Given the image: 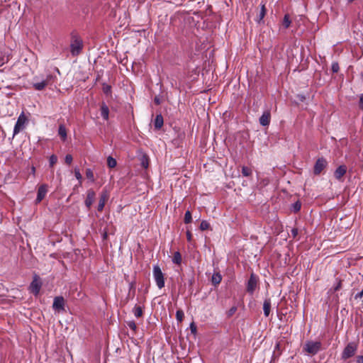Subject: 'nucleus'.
Masks as SVG:
<instances>
[{
  "mask_svg": "<svg viewBox=\"0 0 363 363\" xmlns=\"http://www.w3.org/2000/svg\"><path fill=\"white\" fill-rule=\"evenodd\" d=\"M28 120L26 116L23 112H22L16 123V125L13 128V136L19 133L21 130H23L26 128V125L28 123Z\"/></svg>",
  "mask_w": 363,
  "mask_h": 363,
  "instance_id": "nucleus-1",
  "label": "nucleus"
},
{
  "mask_svg": "<svg viewBox=\"0 0 363 363\" xmlns=\"http://www.w3.org/2000/svg\"><path fill=\"white\" fill-rule=\"evenodd\" d=\"M153 277L159 289L164 286V274L160 267L157 265L153 267Z\"/></svg>",
  "mask_w": 363,
  "mask_h": 363,
  "instance_id": "nucleus-2",
  "label": "nucleus"
},
{
  "mask_svg": "<svg viewBox=\"0 0 363 363\" xmlns=\"http://www.w3.org/2000/svg\"><path fill=\"white\" fill-rule=\"evenodd\" d=\"M357 350V343L352 342L347 345L342 353V359H347L354 356Z\"/></svg>",
  "mask_w": 363,
  "mask_h": 363,
  "instance_id": "nucleus-3",
  "label": "nucleus"
},
{
  "mask_svg": "<svg viewBox=\"0 0 363 363\" xmlns=\"http://www.w3.org/2000/svg\"><path fill=\"white\" fill-rule=\"evenodd\" d=\"M320 342L308 341L305 344L304 350L309 354H315L320 349Z\"/></svg>",
  "mask_w": 363,
  "mask_h": 363,
  "instance_id": "nucleus-4",
  "label": "nucleus"
},
{
  "mask_svg": "<svg viewBox=\"0 0 363 363\" xmlns=\"http://www.w3.org/2000/svg\"><path fill=\"white\" fill-rule=\"evenodd\" d=\"M258 277L254 274L252 273L250 279L247 283V288L246 290L250 294H253L254 291H255L257 284H258Z\"/></svg>",
  "mask_w": 363,
  "mask_h": 363,
  "instance_id": "nucleus-5",
  "label": "nucleus"
},
{
  "mask_svg": "<svg viewBox=\"0 0 363 363\" xmlns=\"http://www.w3.org/2000/svg\"><path fill=\"white\" fill-rule=\"evenodd\" d=\"M327 165V162L323 157L317 160L314 166V174L318 175Z\"/></svg>",
  "mask_w": 363,
  "mask_h": 363,
  "instance_id": "nucleus-6",
  "label": "nucleus"
},
{
  "mask_svg": "<svg viewBox=\"0 0 363 363\" xmlns=\"http://www.w3.org/2000/svg\"><path fill=\"white\" fill-rule=\"evenodd\" d=\"M71 52L73 55H78L82 49V43L79 39H75L71 44Z\"/></svg>",
  "mask_w": 363,
  "mask_h": 363,
  "instance_id": "nucleus-7",
  "label": "nucleus"
},
{
  "mask_svg": "<svg viewBox=\"0 0 363 363\" xmlns=\"http://www.w3.org/2000/svg\"><path fill=\"white\" fill-rule=\"evenodd\" d=\"M41 288V283L38 278L35 277L33 281L30 284V291L34 294L35 295L38 294L40 289Z\"/></svg>",
  "mask_w": 363,
  "mask_h": 363,
  "instance_id": "nucleus-8",
  "label": "nucleus"
},
{
  "mask_svg": "<svg viewBox=\"0 0 363 363\" xmlns=\"http://www.w3.org/2000/svg\"><path fill=\"white\" fill-rule=\"evenodd\" d=\"M65 306V301L62 296H57L55 298L52 308L58 311H63Z\"/></svg>",
  "mask_w": 363,
  "mask_h": 363,
  "instance_id": "nucleus-9",
  "label": "nucleus"
},
{
  "mask_svg": "<svg viewBox=\"0 0 363 363\" xmlns=\"http://www.w3.org/2000/svg\"><path fill=\"white\" fill-rule=\"evenodd\" d=\"M95 192L92 189H89L86 193V199L85 200V205L89 209L95 199Z\"/></svg>",
  "mask_w": 363,
  "mask_h": 363,
  "instance_id": "nucleus-10",
  "label": "nucleus"
},
{
  "mask_svg": "<svg viewBox=\"0 0 363 363\" xmlns=\"http://www.w3.org/2000/svg\"><path fill=\"white\" fill-rule=\"evenodd\" d=\"M109 195L106 191H104L101 196L98 204V211H101L105 206L106 202L108 201Z\"/></svg>",
  "mask_w": 363,
  "mask_h": 363,
  "instance_id": "nucleus-11",
  "label": "nucleus"
},
{
  "mask_svg": "<svg viewBox=\"0 0 363 363\" xmlns=\"http://www.w3.org/2000/svg\"><path fill=\"white\" fill-rule=\"evenodd\" d=\"M271 119V113L269 111H266L259 118V123L263 126H267L269 124Z\"/></svg>",
  "mask_w": 363,
  "mask_h": 363,
  "instance_id": "nucleus-12",
  "label": "nucleus"
},
{
  "mask_svg": "<svg viewBox=\"0 0 363 363\" xmlns=\"http://www.w3.org/2000/svg\"><path fill=\"white\" fill-rule=\"evenodd\" d=\"M48 192L47 186L46 185H41L38 190V195L36 198V203H40L45 196L46 194Z\"/></svg>",
  "mask_w": 363,
  "mask_h": 363,
  "instance_id": "nucleus-13",
  "label": "nucleus"
},
{
  "mask_svg": "<svg viewBox=\"0 0 363 363\" xmlns=\"http://www.w3.org/2000/svg\"><path fill=\"white\" fill-rule=\"evenodd\" d=\"M52 76L48 75L45 80H43L40 82H37L33 84V87L35 90L41 91L45 89V87L48 85V82L51 79Z\"/></svg>",
  "mask_w": 363,
  "mask_h": 363,
  "instance_id": "nucleus-14",
  "label": "nucleus"
},
{
  "mask_svg": "<svg viewBox=\"0 0 363 363\" xmlns=\"http://www.w3.org/2000/svg\"><path fill=\"white\" fill-rule=\"evenodd\" d=\"M347 167L345 165H340L335 172V177L337 179H340L346 173Z\"/></svg>",
  "mask_w": 363,
  "mask_h": 363,
  "instance_id": "nucleus-15",
  "label": "nucleus"
},
{
  "mask_svg": "<svg viewBox=\"0 0 363 363\" xmlns=\"http://www.w3.org/2000/svg\"><path fill=\"white\" fill-rule=\"evenodd\" d=\"M270 310H271V300L269 298H266L263 303L264 314L266 317H268L269 315Z\"/></svg>",
  "mask_w": 363,
  "mask_h": 363,
  "instance_id": "nucleus-16",
  "label": "nucleus"
},
{
  "mask_svg": "<svg viewBox=\"0 0 363 363\" xmlns=\"http://www.w3.org/2000/svg\"><path fill=\"white\" fill-rule=\"evenodd\" d=\"M164 121L162 115H157L154 121V126L155 129H160L163 125Z\"/></svg>",
  "mask_w": 363,
  "mask_h": 363,
  "instance_id": "nucleus-17",
  "label": "nucleus"
},
{
  "mask_svg": "<svg viewBox=\"0 0 363 363\" xmlns=\"http://www.w3.org/2000/svg\"><path fill=\"white\" fill-rule=\"evenodd\" d=\"M109 109L105 104H102L101 106V115L105 120L108 119Z\"/></svg>",
  "mask_w": 363,
  "mask_h": 363,
  "instance_id": "nucleus-18",
  "label": "nucleus"
},
{
  "mask_svg": "<svg viewBox=\"0 0 363 363\" xmlns=\"http://www.w3.org/2000/svg\"><path fill=\"white\" fill-rule=\"evenodd\" d=\"M58 134L62 139V140H65L67 138V130L64 125H60L58 129Z\"/></svg>",
  "mask_w": 363,
  "mask_h": 363,
  "instance_id": "nucleus-19",
  "label": "nucleus"
},
{
  "mask_svg": "<svg viewBox=\"0 0 363 363\" xmlns=\"http://www.w3.org/2000/svg\"><path fill=\"white\" fill-rule=\"evenodd\" d=\"M222 280V277L220 273H214L211 277L212 284L214 285H217L220 283Z\"/></svg>",
  "mask_w": 363,
  "mask_h": 363,
  "instance_id": "nucleus-20",
  "label": "nucleus"
},
{
  "mask_svg": "<svg viewBox=\"0 0 363 363\" xmlns=\"http://www.w3.org/2000/svg\"><path fill=\"white\" fill-rule=\"evenodd\" d=\"M133 313L136 318H140L143 315V309L140 306H135L133 308Z\"/></svg>",
  "mask_w": 363,
  "mask_h": 363,
  "instance_id": "nucleus-21",
  "label": "nucleus"
},
{
  "mask_svg": "<svg viewBox=\"0 0 363 363\" xmlns=\"http://www.w3.org/2000/svg\"><path fill=\"white\" fill-rule=\"evenodd\" d=\"M172 262L175 264H179L182 262V256L179 251L174 252V255L172 258Z\"/></svg>",
  "mask_w": 363,
  "mask_h": 363,
  "instance_id": "nucleus-22",
  "label": "nucleus"
},
{
  "mask_svg": "<svg viewBox=\"0 0 363 363\" xmlns=\"http://www.w3.org/2000/svg\"><path fill=\"white\" fill-rule=\"evenodd\" d=\"M117 164V162H116V160L113 158L112 157L109 156L107 158V165L108 166V167L110 168H113L116 166Z\"/></svg>",
  "mask_w": 363,
  "mask_h": 363,
  "instance_id": "nucleus-23",
  "label": "nucleus"
},
{
  "mask_svg": "<svg viewBox=\"0 0 363 363\" xmlns=\"http://www.w3.org/2000/svg\"><path fill=\"white\" fill-rule=\"evenodd\" d=\"M291 25V20L289 18V16L288 14H286L284 17V20H283V26L286 28H288Z\"/></svg>",
  "mask_w": 363,
  "mask_h": 363,
  "instance_id": "nucleus-24",
  "label": "nucleus"
},
{
  "mask_svg": "<svg viewBox=\"0 0 363 363\" xmlns=\"http://www.w3.org/2000/svg\"><path fill=\"white\" fill-rule=\"evenodd\" d=\"M242 174L245 177H249L252 174V170L250 168L244 166L242 168Z\"/></svg>",
  "mask_w": 363,
  "mask_h": 363,
  "instance_id": "nucleus-25",
  "label": "nucleus"
},
{
  "mask_svg": "<svg viewBox=\"0 0 363 363\" xmlns=\"http://www.w3.org/2000/svg\"><path fill=\"white\" fill-rule=\"evenodd\" d=\"M86 176L88 179H89L91 182H94V176L92 170L91 169H87L86 170Z\"/></svg>",
  "mask_w": 363,
  "mask_h": 363,
  "instance_id": "nucleus-26",
  "label": "nucleus"
},
{
  "mask_svg": "<svg viewBox=\"0 0 363 363\" xmlns=\"http://www.w3.org/2000/svg\"><path fill=\"white\" fill-rule=\"evenodd\" d=\"M279 350H280V343L278 342L275 345L274 354H273L274 359L277 358V357H279L280 355L281 352H279Z\"/></svg>",
  "mask_w": 363,
  "mask_h": 363,
  "instance_id": "nucleus-27",
  "label": "nucleus"
},
{
  "mask_svg": "<svg viewBox=\"0 0 363 363\" xmlns=\"http://www.w3.org/2000/svg\"><path fill=\"white\" fill-rule=\"evenodd\" d=\"M74 175H75V177L77 178V179L79 181V184H81L82 181V174H80L79 169H77V168L74 169Z\"/></svg>",
  "mask_w": 363,
  "mask_h": 363,
  "instance_id": "nucleus-28",
  "label": "nucleus"
},
{
  "mask_svg": "<svg viewBox=\"0 0 363 363\" xmlns=\"http://www.w3.org/2000/svg\"><path fill=\"white\" fill-rule=\"evenodd\" d=\"M191 220H192V218H191V213L189 211H187L186 213H185V216H184V222L186 223H191Z\"/></svg>",
  "mask_w": 363,
  "mask_h": 363,
  "instance_id": "nucleus-29",
  "label": "nucleus"
},
{
  "mask_svg": "<svg viewBox=\"0 0 363 363\" xmlns=\"http://www.w3.org/2000/svg\"><path fill=\"white\" fill-rule=\"evenodd\" d=\"M103 91L106 94H110L111 92V86L106 84H103Z\"/></svg>",
  "mask_w": 363,
  "mask_h": 363,
  "instance_id": "nucleus-30",
  "label": "nucleus"
},
{
  "mask_svg": "<svg viewBox=\"0 0 363 363\" xmlns=\"http://www.w3.org/2000/svg\"><path fill=\"white\" fill-rule=\"evenodd\" d=\"M209 226H210V225H209V223L207 221L203 220L201 223L200 228L202 230H207L209 228Z\"/></svg>",
  "mask_w": 363,
  "mask_h": 363,
  "instance_id": "nucleus-31",
  "label": "nucleus"
},
{
  "mask_svg": "<svg viewBox=\"0 0 363 363\" xmlns=\"http://www.w3.org/2000/svg\"><path fill=\"white\" fill-rule=\"evenodd\" d=\"M49 162H50V165L51 167H52L55 164H56V162H57V156L52 155L50 157V160H49Z\"/></svg>",
  "mask_w": 363,
  "mask_h": 363,
  "instance_id": "nucleus-32",
  "label": "nucleus"
},
{
  "mask_svg": "<svg viewBox=\"0 0 363 363\" xmlns=\"http://www.w3.org/2000/svg\"><path fill=\"white\" fill-rule=\"evenodd\" d=\"M266 14V9H265V6L264 5H262V7H261V11H260V13H259V19L262 20L264 16Z\"/></svg>",
  "mask_w": 363,
  "mask_h": 363,
  "instance_id": "nucleus-33",
  "label": "nucleus"
},
{
  "mask_svg": "<svg viewBox=\"0 0 363 363\" xmlns=\"http://www.w3.org/2000/svg\"><path fill=\"white\" fill-rule=\"evenodd\" d=\"M301 207V203H300V202H298V201L296 202V203L293 205V208H294V211L295 212H298V211H300Z\"/></svg>",
  "mask_w": 363,
  "mask_h": 363,
  "instance_id": "nucleus-34",
  "label": "nucleus"
},
{
  "mask_svg": "<svg viewBox=\"0 0 363 363\" xmlns=\"http://www.w3.org/2000/svg\"><path fill=\"white\" fill-rule=\"evenodd\" d=\"M128 326L132 329L133 330H135L137 328L136 324L134 321H129L128 322Z\"/></svg>",
  "mask_w": 363,
  "mask_h": 363,
  "instance_id": "nucleus-35",
  "label": "nucleus"
},
{
  "mask_svg": "<svg viewBox=\"0 0 363 363\" xmlns=\"http://www.w3.org/2000/svg\"><path fill=\"white\" fill-rule=\"evenodd\" d=\"M72 160H73V158H72V156L71 155H67L65 156V162L67 164H70L72 163Z\"/></svg>",
  "mask_w": 363,
  "mask_h": 363,
  "instance_id": "nucleus-36",
  "label": "nucleus"
},
{
  "mask_svg": "<svg viewBox=\"0 0 363 363\" xmlns=\"http://www.w3.org/2000/svg\"><path fill=\"white\" fill-rule=\"evenodd\" d=\"M332 70L333 72H337L339 71V65L337 63H333L332 65Z\"/></svg>",
  "mask_w": 363,
  "mask_h": 363,
  "instance_id": "nucleus-37",
  "label": "nucleus"
},
{
  "mask_svg": "<svg viewBox=\"0 0 363 363\" xmlns=\"http://www.w3.org/2000/svg\"><path fill=\"white\" fill-rule=\"evenodd\" d=\"M342 287V281L340 280L337 281V285L333 288L334 291H337Z\"/></svg>",
  "mask_w": 363,
  "mask_h": 363,
  "instance_id": "nucleus-38",
  "label": "nucleus"
},
{
  "mask_svg": "<svg viewBox=\"0 0 363 363\" xmlns=\"http://www.w3.org/2000/svg\"><path fill=\"white\" fill-rule=\"evenodd\" d=\"M237 311V308H236V307H235V306L232 307V308L228 311V316H231V315H233L235 313V311Z\"/></svg>",
  "mask_w": 363,
  "mask_h": 363,
  "instance_id": "nucleus-39",
  "label": "nucleus"
},
{
  "mask_svg": "<svg viewBox=\"0 0 363 363\" xmlns=\"http://www.w3.org/2000/svg\"><path fill=\"white\" fill-rule=\"evenodd\" d=\"M191 331L193 334H196V326L194 323H191L190 325Z\"/></svg>",
  "mask_w": 363,
  "mask_h": 363,
  "instance_id": "nucleus-40",
  "label": "nucleus"
},
{
  "mask_svg": "<svg viewBox=\"0 0 363 363\" xmlns=\"http://www.w3.org/2000/svg\"><path fill=\"white\" fill-rule=\"evenodd\" d=\"M177 319L179 322H182V311H177Z\"/></svg>",
  "mask_w": 363,
  "mask_h": 363,
  "instance_id": "nucleus-41",
  "label": "nucleus"
},
{
  "mask_svg": "<svg viewBox=\"0 0 363 363\" xmlns=\"http://www.w3.org/2000/svg\"><path fill=\"white\" fill-rule=\"evenodd\" d=\"M298 229H297V228H293V229L291 230V233H292V235H293V237H294V238H296V235H298Z\"/></svg>",
  "mask_w": 363,
  "mask_h": 363,
  "instance_id": "nucleus-42",
  "label": "nucleus"
},
{
  "mask_svg": "<svg viewBox=\"0 0 363 363\" xmlns=\"http://www.w3.org/2000/svg\"><path fill=\"white\" fill-rule=\"evenodd\" d=\"M357 363H363V355H359L357 357Z\"/></svg>",
  "mask_w": 363,
  "mask_h": 363,
  "instance_id": "nucleus-43",
  "label": "nucleus"
},
{
  "mask_svg": "<svg viewBox=\"0 0 363 363\" xmlns=\"http://www.w3.org/2000/svg\"><path fill=\"white\" fill-rule=\"evenodd\" d=\"M359 106L362 108H363V94H361L359 97Z\"/></svg>",
  "mask_w": 363,
  "mask_h": 363,
  "instance_id": "nucleus-44",
  "label": "nucleus"
},
{
  "mask_svg": "<svg viewBox=\"0 0 363 363\" xmlns=\"http://www.w3.org/2000/svg\"><path fill=\"white\" fill-rule=\"evenodd\" d=\"M154 101L156 104H160V99L158 96H155V99H154Z\"/></svg>",
  "mask_w": 363,
  "mask_h": 363,
  "instance_id": "nucleus-45",
  "label": "nucleus"
},
{
  "mask_svg": "<svg viewBox=\"0 0 363 363\" xmlns=\"http://www.w3.org/2000/svg\"><path fill=\"white\" fill-rule=\"evenodd\" d=\"M186 238L189 241H190L191 239V235L189 230L186 232Z\"/></svg>",
  "mask_w": 363,
  "mask_h": 363,
  "instance_id": "nucleus-46",
  "label": "nucleus"
},
{
  "mask_svg": "<svg viewBox=\"0 0 363 363\" xmlns=\"http://www.w3.org/2000/svg\"><path fill=\"white\" fill-rule=\"evenodd\" d=\"M363 296V290L356 294L355 298H361Z\"/></svg>",
  "mask_w": 363,
  "mask_h": 363,
  "instance_id": "nucleus-47",
  "label": "nucleus"
},
{
  "mask_svg": "<svg viewBox=\"0 0 363 363\" xmlns=\"http://www.w3.org/2000/svg\"><path fill=\"white\" fill-rule=\"evenodd\" d=\"M31 173H32L33 175H34V174H35V167H33V166L31 167Z\"/></svg>",
  "mask_w": 363,
  "mask_h": 363,
  "instance_id": "nucleus-48",
  "label": "nucleus"
},
{
  "mask_svg": "<svg viewBox=\"0 0 363 363\" xmlns=\"http://www.w3.org/2000/svg\"><path fill=\"white\" fill-rule=\"evenodd\" d=\"M143 164L144 167H146V166L145 165V164H146V162H143Z\"/></svg>",
  "mask_w": 363,
  "mask_h": 363,
  "instance_id": "nucleus-49",
  "label": "nucleus"
},
{
  "mask_svg": "<svg viewBox=\"0 0 363 363\" xmlns=\"http://www.w3.org/2000/svg\"><path fill=\"white\" fill-rule=\"evenodd\" d=\"M143 164L144 167H146V166L145 165V164H146V162H143Z\"/></svg>",
  "mask_w": 363,
  "mask_h": 363,
  "instance_id": "nucleus-50",
  "label": "nucleus"
}]
</instances>
